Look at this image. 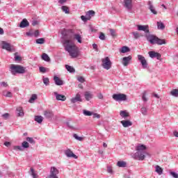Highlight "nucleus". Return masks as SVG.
Listing matches in <instances>:
<instances>
[{
	"instance_id": "obj_44",
	"label": "nucleus",
	"mask_w": 178,
	"mask_h": 178,
	"mask_svg": "<svg viewBox=\"0 0 178 178\" xmlns=\"http://www.w3.org/2000/svg\"><path fill=\"white\" fill-rule=\"evenodd\" d=\"M43 83L45 86H49V79L47 77H43Z\"/></svg>"
},
{
	"instance_id": "obj_45",
	"label": "nucleus",
	"mask_w": 178,
	"mask_h": 178,
	"mask_svg": "<svg viewBox=\"0 0 178 178\" xmlns=\"http://www.w3.org/2000/svg\"><path fill=\"white\" fill-rule=\"evenodd\" d=\"M22 147H23V148H29V147H30V145L28 143L27 141H24V142L22 143Z\"/></svg>"
},
{
	"instance_id": "obj_29",
	"label": "nucleus",
	"mask_w": 178,
	"mask_h": 178,
	"mask_svg": "<svg viewBox=\"0 0 178 178\" xmlns=\"http://www.w3.org/2000/svg\"><path fill=\"white\" fill-rule=\"evenodd\" d=\"M74 40H76L79 44H81V35L79 33L74 34Z\"/></svg>"
},
{
	"instance_id": "obj_64",
	"label": "nucleus",
	"mask_w": 178,
	"mask_h": 178,
	"mask_svg": "<svg viewBox=\"0 0 178 178\" xmlns=\"http://www.w3.org/2000/svg\"><path fill=\"white\" fill-rule=\"evenodd\" d=\"M173 135L175 136V137H178V131H175L173 132Z\"/></svg>"
},
{
	"instance_id": "obj_39",
	"label": "nucleus",
	"mask_w": 178,
	"mask_h": 178,
	"mask_svg": "<svg viewBox=\"0 0 178 178\" xmlns=\"http://www.w3.org/2000/svg\"><path fill=\"white\" fill-rule=\"evenodd\" d=\"M73 137H74V138H75V140H77L78 141H83V140H84V138H83L81 136H79V135H77V134H74Z\"/></svg>"
},
{
	"instance_id": "obj_5",
	"label": "nucleus",
	"mask_w": 178,
	"mask_h": 178,
	"mask_svg": "<svg viewBox=\"0 0 178 178\" xmlns=\"http://www.w3.org/2000/svg\"><path fill=\"white\" fill-rule=\"evenodd\" d=\"M102 67H104V69H106V70H109V69L112 67V61H111L109 57H106L102 59Z\"/></svg>"
},
{
	"instance_id": "obj_25",
	"label": "nucleus",
	"mask_w": 178,
	"mask_h": 178,
	"mask_svg": "<svg viewBox=\"0 0 178 178\" xmlns=\"http://www.w3.org/2000/svg\"><path fill=\"white\" fill-rule=\"evenodd\" d=\"M65 69H67V72L70 73H76V70L74 67L69 65H65Z\"/></svg>"
},
{
	"instance_id": "obj_49",
	"label": "nucleus",
	"mask_w": 178,
	"mask_h": 178,
	"mask_svg": "<svg viewBox=\"0 0 178 178\" xmlns=\"http://www.w3.org/2000/svg\"><path fill=\"white\" fill-rule=\"evenodd\" d=\"M132 34L136 40L140 38V33L138 32H133Z\"/></svg>"
},
{
	"instance_id": "obj_8",
	"label": "nucleus",
	"mask_w": 178,
	"mask_h": 178,
	"mask_svg": "<svg viewBox=\"0 0 178 178\" xmlns=\"http://www.w3.org/2000/svg\"><path fill=\"white\" fill-rule=\"evenodd\" d=\"M138 60L140 62L143 69H147V67H148V63H147V60H145V57L139 54L138 55Z\"/></svg>"
},
{
	"instance_id": "obj_58",
	"label": "nucleus",
	"mask_w": 178,
	"mask_h": 178,
	"mask_svg": "<svg viewBox=\"0 0 178 178\" xmlns=\"http://www.w3.org/2000/svg\"><path fill=\"white\" fill-rule=\"evenodd\" d=\"M15 60L16 62H20L22 60V57L19 56H15Z\"/></svg>"
},
{
	"instance_id": "obj_59",
	"label": "nucleus",
	"mask_w": 178,
	"mask_h": 178,
	"mask_svg": "<svg viewBox=\"0 0 178 178\" xmlns=\"http://www.w3.org/2000/svg\"><path fill=\"white\" fill-rule=\"evenodd\" d=\"M33 35L37 38V37L40 35V31H38V30L35 31V32L33 33Z\"/></svg>"
},
{
	"instance_id": "obj_60",
	"label": "nucleus",
	"mask_w": 178,
	"mask_h": 178,
	"mask_svg": "<svg viewBox=\"0 0 178 178\" xmlns=\"http://www.w3.org/2000/svg\"><path fill=\"white\" fill-rule=\"evenodd\" d=\"M92 47H93V49H95V51H97V52H98V45H97V44L94 43L92 44Z\"/></svg>"
},
{
	"instance_id": "obj_6",
	"label": "nucleus",
	"mask_w": 178,
	"mask_h": 178,
	"mask_svg": "<svg viewBox=\"0 0 178 178\" xmlns=\"http://www.w3.org/2000/svg\"><path fill=\"white\" fill-rule=\"evenodd\" d=\"M113 99L118 102H122V101H126L127 99V95L123 93L113 95Z\"/></svg>"
},
{
	"instance_id": "obj_32",
	"label": "nucleus",
	"mask_w": 178,
	"mask_h": 178,
	"mask_svg": "<svg viewBox=\"0 0 178 178\" xmlns=\"http://www.w3.org/2000/svg\"><path fill=\"white\" fill-rule=\"evenodd\" d=\"M42 59L43 60H45V62H49L51 60V58H49V56H48V54L44 53L42 55Z\"/></svg>"
},
{
	"instance_id": "obj_57",
	"label": "nucleus",
	"mask_w": 178,
	"mask_h": 178,
	"mask_svg": "<svg viewBox=\"0 0 178 178\" xmlns=\"http://www.w3.org/2000/svg\"><path fill=\"white\" fill-rule=\"evenodd\" d=\"M5 97L8 98H12L13 97V95L10 92H7V93L5 95Z\"/></svg>"
},
{
	"instance_id": "obj_37",
	"label": "nucleus",
	"mask_w": 178,
	"mask_h": 178,
	"mask_svg": "<svg viewBox=\"0 0 178 178\" xmlns=\"http://www.w3.org/2000/svg\"><path fill=\"white\" fill-rule=\"evenodd\" d=\"M140 112L144 116H147V115L148 114V109H147V108L145 107H142L140 109Z\"/></svg>"
},
{
	"instance_id": "obj_41",
	"label": "nucleus",
	"mask_w": 178,
	"mask_h": 178,
	"mask_svg": "<svg viewBox=\"0 0 178 178\" xmlns=\"http://www.w3.org/2000/svg\"><path fill=\"white\" fill-rule=\"evenodd\" d=\"M45 43V39L44 38H41L36 40V44H44Z\"/></svg>"
},
{
	"instance_id": "obj_50",
	"label": "nucleus",
	"mask_w": 178,
	"mask_h": 178,
	"mask_svg": "<svg viewBox=\"0 0 178 178\" xmlns=\"http://www.w3.org/2000/svg\"><path fill=\"white\" fill-rule=\"evenodd\" d=\"M146 95H147V93L145 92H144L143 93V96H142V99H143V101H144V102H147V101H148V99H147Z\"/></svg>"
},
{
	"instance_id": "obj_28",
	"label": "nucleus",
	"mask_w": 178,
	"mask_h": 178,
	"mask_svg": "<svg viewBox=\"0 0 178 178\" xmlns=\"http://www.w3.org/2000/svg\"><path fill=\"white\" fill-rule=\"evenodd\" d=\"M120 115L121 118H123L124 119H126V118H129V113L126 111H121L120 112Z\"/></svg>"
},
{
	"instance_id": "obj_4",
	"label": "nucleus",
	"mask_w": 178,
	"mask_h": 178,
	"mask_svg": "<svg viewBox=\"0 0 178 178\" xmlns=\"http://www.w3.org/2000/svg\"><path fill=\"white\" fill-rule=\"evenodd\" d=\"M147 152L145 151H138L137 152L132 156V158L134 159H136L137 161H144L145 159V155Z\"/></svg>"
},
{
	"instance_id": "obj_56",
	"label": "nucleus",
	"mask_w": 178,
	"mask_h": 178,
	"mask_svg": "<svg viewBox=\"0 0 178 178\" xmlns=\"http://www.w3.org/2000/svg\"><path fill=\"white\" fill-rule=\"evenodd\" d=\"M81 20H83V22H87V20H90L89 19H88V17H87V16H84V15H81Z\"/></svg>"
},
{
	"instance_id": "obj_21",
	"label": "nucleus",
	"mask_w": 178,
	"mask_h": 178,
	"mask_svg": "<svg viewBox=\"0 0 178 178\" xmlns=\"http://www.w3.org/2000/svg\"><path fill=\"white\" fill-rule=\"evenodd\" d=\"M17 113L18 115V116H19L20 118H23V116H24V112L23 111V107H17Z\"/></svg>"
},
{
	"instance_id": "obj_31",
	"label": "nucleus",
	"mask_w": 178,
	"mask_h": 178,
	"mask_svg": "<svg viewBox=\"0 0 178 178\" xmlns=\"http://www.w3.org/2000/svg\"><path fill=\"white\" fill-rule=\"evenodd\" d=\"M65 124H67V127L71 130H77V128H76V127H74L73 124H72V122L67 121L65 122Z\"/></svg>"
},
{
	"instance_id": "obj_12",
	"label": "nucleus",
	"mask_w": 178,
	"mask_h": 178,
	"mask_svg": "<svg viewBox=\"0 0 178 178\" xmlns=\"http://www.w3.org/2000/svg\"><path fill=\"white\" fill-rule=\"evenodd\" d=\"M65 155L67 158H74V159H77V156L73 153V152L70 149H67L64 152Z\"/></svg>"
},
{
	"instance_id": "obj_1",
	"label": "nucleus",
	"mask_w": 178,
	"mask_h": 178,
	"mask_svg": "<svg viewBox=\"0 0 178 178\" xmlns=\"http://www.w3.org/2000/svg\"><path fill=\"white\" fill-rule=\"evenodd\" d=\"M74 33V31L73 29H63L61 31V35L63 39L62 44L65 51L68 52L71 58H77L79 57V48L76 46L73 40H72Z\"/></svg>"
},
{
	"instance_id": "obj_47",
	"label": "nucleus",
	"mask_w": 178,
	"mask_h": 178,
	"mask_svg": "<svg viewBox=\"0 0 178 178\" xmlns=\"http://www.w3.org/2000/svg\"><path fill=\"white\" fill-rule=\"evenodd\" d=\"M170 176H172L173 178H178V174L176 173L175 172L170 171Z\"/></svg>"
},
{
	"instance_id": "obj_33",
	"label": "nucleus",
	"mask_w": 178,
	"mask_h": 178,
	"mask_svg": "<svg viewBox=\"0 0 178 178\" xmlns=\"http://www.w3.org/2000/svg\"><path fill=\"white\" fill-rule=\"evenodd\" d=\"M155 172L156 173H158V175H162L163 173V170L162 169V168H161V166L159 165H156V170Z\"/></svg>"
},
{
	"instance_id": "obj_42",
	"label": "nucleus",
	"mask_w": 178,
	"mask_h": 178,
	"mask_svg": "<svg viewBox=\"0 0 178 178\" xmlns=\"http://www.w3.org/2000/svg\"><path fill=\"white\" fill-rule=\"evenodd\" d=\"M83 113L85 116H92V112L87 110H83Z\"/></svg>"
},
{
	"instance_id": "obj_55",
	"label": "nucleus",
	"mask_w": 178,
	"mask_h": 178,
	"mask_svg": "<svg viewBox=\"0 0 178 178\" xmlns=\"http://www.w3.org/2000/svg\"><path fill=\"white\" fill-rule=\"evenodd\" d=\"M77 80L79 81V83H84V81H86V79H84V77L83 76H79Z\"/></svg>"
},
{
	"instance_id": "obj_7",
	"label": "nucleus",
	"mask_w": 178,
	"mask_h": 178,
	"mask_svg": "<svg viewBox=\"0 0 178 178\" xmlns=\"http://www.w3.org/2000/svg\"><path fill=\"white\" fill-rule=\"evenodd\" d=\"M0 45L1 46L2 49H6V51H8V52H12V51H13L10 44L8 43L6 41H1Z\"/></svg>"
},
{
	"instance_id": "obj_22",
	"label": "nucleus",
	"mask_w": 178,
	"mask_h": 178,
	"mask_svg": "<svg viewBox=\"0 0 178 178\" xmlns=\"http://www.w3.org/2000/svg\"><path fill=\"white\" fill-rule=\"evenodd\" d=\"M84 97L86 101H90L92 99L93 95H92L91 92H85Z\"/></svg>"
},
{
	"instance_id": "obj_24",
	"label": "nucleus",
	"mask_w": 178,
	"mask_h": 178,
	"mask_svg": "<svg viewBox=\"0 0 178 178\" xmlns=\"http://www.w3.org/2000/svg\"><path fill=\"white\" fill-rule=\"evenodd\" d=\"M34 120L35 122H37V123L41 124L42 123V121L44 120V118L41 115H35Z\"/></svg>"
},
{
	"instance_id": "obj_2",
	"label": "nucleus",
	"mask_w": 178,
	"mask_h": 178,
	"mask_svg": "<svg viewBox=\"0 0 178 178\" xmlns=\"http://www.w3.org/2000/svg\"><path fill=\"white\" fill-rule=\"evenodd\" d=\"M138 31H144L145 33V37L150 44H157V45H163L166 44L165 40L160 39L155 35L149 33V27L148 25H137Z\"/></svg>"
},
{
	"instance_id": "obj_46",
	"label": "nucleus",
	"mask_w": 178,
	"mask_h": 178,
	"mask_svg": "<svg viewBox=\"0 0 178 178\" xmlns=\"http://www.w3.org/2000/svg\"><path fill=\"white\" fill-rule=\"evenodd\" d=\"M9 116H10V114L8 113H6L1 115V118H3V119H5V120H8V119H9Z\"/></svg>"
},
{
	"instance_id": "obj_13",
	"label": "nucleus",
	"mask_w": 178,
	"mask_h": 178,
	"mask_svg": "<svg viewBox=\"0 0 178 178\" xmlns=\"http://www.w3.org/2000/svg\"><path fill=\"white\" fill-rule=\"evenodd\" d=\"M124 6L128 10L133 9V0H124Z\"/></svg>"
},
{
	"instance_id": "obj_63",
	"label": "nucleus",
	"mask_w": 178,
	"mask_h": 178,
	"mask_svg": "<svg viewBox=\"0 0 178 178\" xmlns=\"http://www.w3.org/2000/svg\"><path fill=\"white\" fill-rule=\"evenodd\" d=\"M26 35H28V37H33V32H26Z\"/></svg>"
},
{
	"instance_id": "obj_20",
	"label": "nucleus",
	"mask_w": 178,
	"mask_h": 178,
	"mask_svg": "<svg viewBox=\"0 0 178 178\" xmlns=\"http://www.w3.org/2000/svg\"><path fill=\"white\" fill-rule=\"evenodd\" d=\"M54 80L56 86H63V81L59 79L57 76L54 77Z\"/></svg>"
},
{
	"instance_id": "obj_48",
	"label": "nucleus",
	"mask_w": 178,
	"mask_h": 178,
	"mask_svg": "<svg viewBox=\"0 0 178 178\" xmlns=\"http://www.w3.org/2000/svg\"><path fill=\"white\" fill-rule=\"evenodd\" d=\"M13 149L15 151H23V147L22 146H14Z\"/></svg>"
},
{
	"instance_id": "obj_16",
	"label": "nucleus",
	"mask_w": 178,
	"mask_h": 178,
	"mask_svg": "<svg viewBox=\"0 0 178 178\" xmlns=\"http://www.w3.org/2000/svg\"><path fill=\"white\" fill-rule=\"evenodd\" d=\"M147 5L149 6V9L150 10V12L153 13V15H158V12L156 10H155V8L154 7V5L152 4V1H149L147 3Z\"/></svg>"
},
{
	"instance_id": "obj_10",
	"label": "nucleus",
	"mask_w": 178,
	"mask_h": 178,
	"mask_svg": "<svg viewBox=\"0 0 178 178\" xmlns=\"http://www.w3.org/2000/svg\"><path fill=\"white\" fill-rule=\"evenodd\" d=\"M149 56L150 58H152V59H154V58H156V59H158V60H161V54L156 52L154 51H150L148 52Z\"/></svg>"
},
{
	"instance_id": "obj_35",
	"label": "nucleus",
	"mask_w": 178,
	"mask_h": 178,
	"mask_svg": "<svg viewBox=\"0 0 178 178\" xmlns=\"http://www.w3.org/2000/svg\"><path fill=\"white\" fill-rule=\"evenodd\" d=\"M31 176H32L33 178H38V175L35 173V171L34 170V168H31V172H29Z\"/></svg>"
},
{
	"instance_id": "obj_9",
	"label": "nucleus",
	"mask_w": 178,
	"mask_h": 178,
	"mask_svg": "<svg viewBox=\"0 0 178 178\" xmlns=\"http://www.w3.org/2000/svg\"><path fill=\"white\" fill-rule=\"evenodd\" d=\"M58 175H59V170L55 167H51L50 169V174L49 178H58Z\"/></svg>"
},
{
	"instance_id": "obj_62",
	"label": "nucleus",
	"mask_w": 178,
	"mask_h": 178,
	"mask_svg": "<svg viewBox=\"0 0 178 178\" xmlns=\"http://www.w3.org/2000/svg\"><path fill=\"white\" fill-rule=\"evenodd\" d=\"M97 98H99V99H103L104 95H102V93H99L97 95Z\"/></svg>"
},
{
	"instance_id": "obj_38",
	"label": "nucleus",
	"mask_w": 178,
	"mask_h": 178,
	"mask_svg": "<svg viewBox=\"0 0 178 178\" xmlns=\"http://www.w3.org/2000/svg\"><path fill=\"white\" fill-rule=\"evenodd\" d=\"M170 95H172V97H178V89H173L170 92Z\"/></svg>"
},
{
	"instance_id": "obj_54",
	"label": "nucleus",
	"mask_w": 178,
	"mask_h": 178,
	"mask_svg": "<svg viewBox=\"0 0 178 178\" xmlns=\"http://www.w3.org/2000/svg\"><path fill=\"white\" fill-rule=\"evenodd\" d=\"M39 70L41 73H45L47 72V68H45V67H40Z\"/></svg>"
},
{
	"instance_id": "obj_30",
	"label": "nucleus",
	"mask_w": 178,
	"mask_h": 178,
	"mask_svg": "<svg viewBox=\"0 0 178 178\" xmlns=\"http://www.w3.org/2000/svg\"><path fill=\"white\" fill-rule=\"evenodd\" d=\"M136 149V151H145V149H147V147L144 145H138Z\"/></svg>"
},
{
	"instance_id": "obj_26",
	"label": "nucleus",
	"mask_w": 178,
	"mask_h": 178,
	"mask_svg": "<svg viewBox=\"0 0 178 178\" xmlns=\"http://www.w3.org/2000/svg\"><path fill=\"white\" fill-rule=\"evenodd\" d=\"M117 166H118V168H126L127 163H126V161H118Z\"/></svg>"
},
{
	"instance_id": "obj_15",
	"label": "nucleus",
	"mask_w": 178,
	"mask_h": 178,
	"mask_svg": "<svg viewBox=\"0 0 178 178\" xmlns=\"http://www.w3.org/2000/svg\"><path fill=\"white\" fill-rule=\"evenodd\" d=\"M54 95L56 97V99H57V101H66V96H65L63 95L58 94L57 92H54Z\"/></svg>"
},
{
	"instance_id": "obj_3",
	"label": "nucleus",
	"mask_w": 178,
	"mask_h": 178,
	"mask_svg": "<svg viewBox=\"0 0 178 178\" xmlns=\"http://www.w3.org/2000/svg\"><path fill=\"white\" fill-rule=\"evenodd\" d=\"M10 69L13 74H24L26 73V67L22 65L12 64Z\"/></svg>"
},
{
	"instance_id": "obj_43",
	"label": "nucleus",
	"mask_w": 178,
	"mask_h": 178,
	"mask_svg": "<svg viewBox=\"0 0 178 178\" xmlns=\"http://www.w3.org/2000/svg\"><path fill=\"white\" fill-rule=\"evenodd\" d=\"M61 9H62L63 12H65V13H66V14L70 13L69 8L67 6H63L61 7Z\"/></svg>"
},
{
	"instance_id": "obj_40",
	"label": "nucleus",
	"mask_w": 178,
	"mask_h": 178,
	"mask_svg": "<svg viewBox=\"0 0 178 178\" xmlns=\"http://www.w3.org/2000/svg\"><path fill=\"white\" fill-rule=\"evenodd\" d=\"M26 141H28V143H29L30 144H32L33 145L35 144V140H34V138L31 137H27Z\"/></svg>"
},
{
	"instance_id": "obj_53",
	"label": "nucleus",
	"mask_w": 178,
	"mask_h": 178,
	"mask_svg": "<svg viewBox=\"0 0 178 178\" xmlns=\"http://www.w3.org/2000/svg\"><path fill=\"white\" fill-rule=\"evenodd\" d=\"M99 40H102V41L105 40V34L104 33H100V35L99 36Z\"/></svg>"
},
{
	"instance_id": "obj_51",
	"label": "nucleus",
	"mask_w": 178,
	"mask_h": 178,
	"mask_svg": "<svg viewBox=\"0 0 178 178\" xmlns=\"http://www.w3.org/2000/svg\"><path fill=\"white\" fill-rule=\"evenodd\" d=\"M92 116H93V118L95 119H99L101 118V115L97 113H92Z\"/></svg>"
},
{
	"instance_id": "obj_23",
	"label": "nucleus",
	"mask_w": 178,
	"mask_h": 178,
	"mask_svg": "<svg viewBox=\"0 0 178 178\" xmlns=\"http://www.w3.org/2000/svg\"><path fill=\"white\" fill-rule=\"evenodd\" d=\"M95 11L91 10H89L88 12H86V17H88V19L90 20L91 19V17H92V16H95Z\"/></svg>"
},
{
	"instance_id": "obj_19",
	"label": "nucleus",
	"mask_w": 178,
	"mask_h": 178,
	"mask_svg": "<svg viewBox=\"0 0 178 178\" xmlns=\"http://www.w3.org/2000/svg\"><path fill=\"white\" fill-rule=\"evenodd\" d=\"M121 124H122L123 127H130V126H133V122L130 120H122L121 121Z\"/></svg>"
},
{
	"instance_id": "obj_27",
	"label": "nucleus",
	"mask_w": 178,
	"mask_h": 178,
	"mask_svg": "<svg viewBox=\"0 0 178 178\" xmlns=\"http://www.w3.org/2000/svg\"><path fill=\"white\" fill-rule=\"evenodd\" d=\"M120 52H121V54H126L127 52H130V48H129V47L127 46H123L121 48V50L120 51Z\"/></svg>"
},
{
	"instance_id": "obj_14",
	"label": "nucleus",
	"mask_w": 178,
	"mask_h": 178,
	"mask_svg": "<svg viewBox=\"0 0 178 178\" xmlns=\"http://www.w3.org/2000/svg\"><path fill=\"white\" fill-rule=\"evenodd\" d=\"M44 115L46 119H48L49 120H52V118H54V112H52V111H45Z\"/></svg>"
},
{
	"instance_id": "obj_34",
	"label": "nucleus",
	"mask_w": 178,
	"mask_h": 178,
	"mask_svg": "<svg viewBox=\"0 0 178 178\" xmlns=\"http://www.w3.org/2000/svg\"><path fill=\"white\" fill-rule=\"evenodd\" d=\"M157 29L159 30H163L165 29V24L162 22H157Z\"/></svg>"
},
{
	"instance_id": "obj_18",
	"label": "nucleus",
	"mask_w": 178,
	"mask_h": 178,
	"mask_svg": "<svg viewBox=\"0 0 178 178\" xmlns=\"http://www.w3.org/2000/svg\"><path fill=\"white\" fill-rule=\"evenodd\" d=\"M29 26H30V23L26 19H22V21L20 22V24H19V27L21 29L29 27Z\"/></svg>"
},
{
	"instance_id": "obj_17",
	"label": "nucleus",
	"mask_w": 178,
	"mask_h": 178,
	"mask_svg": "<svg viewBox=\"0 0 178 178\" xmlns=\"http://www.w3.org/2000/svg\"><path fill=\"white\" fill-rule=\"evenodd\" d=\"M130 60H131V56H129L127 57H124L122 58V63L124 66H127L129 63H130Z\"/></svg>"
},
{
	"instance_id": "obj_52",
	"label": "nucleus",
	"mask_w": 178,
	"mask_h": 178,
	"mask_svg": "<svg viewBox=\"0 0 178 178\" xmlns=\"http://www.w3.org/2000/svg\"><path fill=\"white\" fill-rule=\"evenodd\" d=\"M110 34L113 37H116V31L114 29H110Z\"/></svg>"
},
{
	"instance_id": "obj_36",
	"label": "nucleus",
	"mask_w": 178,
	"mask_h": 178,
	"mask_svg": "<svg viewBox=\"0 0 178 178\" xmlns=\"http://www.w3.org/2000/svg\"><path fill=\"white\" fill-rule=\"evenodd\" d=\"M35 99H37V95L33 94L31 95V98L29 99V102L30 104H33V102Z\"/></svg>"
},
{
	"instance_id": "obj_11",
	"label": "nucleus",
	"mask_w": 178,
	"mask_h": 178,
	"mask_svg": "<svg viewBox=\"0 0 178 178\" xmlns=\"http://www.w3.org/2000/svg\"><path fill=\"white\" fill-rule=\"evenodd\" d=\"M71 104H76V102H83V99H81V95L77 93L74 97L71 99Z\"/></svg>"
},
{
	"instance_id": "obj_61",
	"label": "nucleus",
	"mask_w": 178,
	"mask_h": 178,
	"mask_svg": "<svg viewBox=\"0 0 178 178\" xmlns=\"http://www.w3.org/2000/svg\"><path fill=\"white\" fill-rule=\"evenodd\" d=\"M107 172L111 174L113 173V171L112 170V168L111 167L107 168Z\"/></svg>"
}]
</instances>
